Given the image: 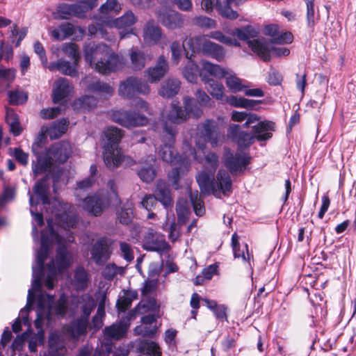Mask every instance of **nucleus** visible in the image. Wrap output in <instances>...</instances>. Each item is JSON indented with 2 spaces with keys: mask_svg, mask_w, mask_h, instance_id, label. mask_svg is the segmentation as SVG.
<instances>
[{
  "mask_svg": "<svg viewBox=\"0 0 356 356\" xmlns=\"http://www.w3.org/2000/svg\"><path fill=\"white\" fill-rule=\"evenodd\" d=\"M84 58L100 74H107L122 68V58L106 44L90 42L84 47Z\"/></svg>",
  "mask_w": 356,
  "mask_h": 356,
  "instance_id": "nucleus-1",
  "label": "nucleus"
},
{
  "mask_svg": "<svg viewBox=\"0 0 356 356\" xmlns=\"http://www.w3.org/2000/svg\"><path fill=\"white\" fill-rule=\"evenodd\" d=\"M187 118V111H185V108L183 109L182 107L179 105V102H172L171 109L167 116V120L164 122L163 126L167 123L168 126H172L176 129V126L171 124H170L169 122L172 124H179L186 121ZM175 131L177 132L176 130Z\"/></svg>",
  "mask_w": 356,
  "mask_h": 356,
  "instance_id": "nucleus-27",
  "label": "nucleus"
},
{
  "mask_svg": "<svg viewBox=\"0 0 356 356\" xmlns=\"http://www.w3.org/2000/svg\"><path fill=\"white\" fill-rule=\"evenodd\" d=\"M183 75L185 79L191 83H195L200 76L203 81V76H207L202 71H200L199 66L191 58L183 69Z\"/></svg>",
  "mask_w": 356,
  "mask_h": 356,
  "instance_id": "nucleus-32",
  "label": "nucleus"
},
{
  "mask_svg": "<svg viewBox=\"0 0 356 356\" xmlns=\"http://www.w3.org/2000/svg\"><path fill=\"white\" fill-rule=\"evenodd\" d=\"M88 319L80 317L73 321L68 327V332L73 339H79L86 334Z\"/></svg>",
  "mask_w": 356,
  "mask_h": 356,
  "instance_id": "nucleus-39",
  "label": "nucleus"
},
{
  "mask_svg": "<svg viewBox=\"0 0 356 356\" xmlns=\"http://www.w3.org/2000/svg\"><path fill=\"white\" fill-rule=\"evenodd\" d=\"M33 192L36 197V200H35L34 196L29 192V204L31 207L37 206L40 202H42L44 207L50 204V200L49 198V184L47 183V176H45L35 182Z\"/></svg>",
  "mask_w": 356,
  "mask_h": 356,
  "instance_id": "nucleus-15",
  "label": "nucleus"
},
{
  "mask_svg": "<svg viewBox=\"0 0 356 356\" xmlns=\"http://www.w3.org/2000/svg\"><path fill=\"white\" fill-rule=\"evenodd\" d=\"M176 212L178 223L181 225L184 224L187 220L189 214L187 206L184 203L178 202L176 205Z\"/></svg>",
  "mask_w": 356,
  "mask_h": 356,
  "instance_id": "nucleus-64",
  "label": "nucleus"
},
{
  "mask_svg": "<svg viewBox=\"0 0 356 356\" xmlns=\"http://www.w3.org/2000/svg\"><path fill=\"white\" fill-rule=\"evenodd\" d=\"M62 51L74 61V64H77L79 55L76 44L72 42L66 43L63 46Z\"/></svg>",
  "mask_w": 356,
  "mask_h": 356,
  "instance_id": "nucleus-63",
  "label": "nucleus"
},
{
  "mask_svg": "<svg viewBox=\"0 0 356 356\" xmlns=\"http://www.w3.org/2000/svg\"><path fill=\"white\" fill-rule=\"evenodd\" d=\"M111 241L106 237L96 241L90 250L91 259L97 266H103L111 257Z\"/></svg>",
  "mask_w": 356,
  "mask_h": 356,
  "instance_id": "nucleus-12",
  "label": "nucleus"
},
{
  "mask_svg": "<svg viewBox=\"0 0 356 356\" xmlns=\"http://www.w3.org/2000/svg\"><path fill=\"white\" fill-rule=\"evenodd\" d=\"M33 154L36 157V160L32 161V170L35 177L46 172L54 164L47 149L42 153Z\"/></svg>",
  "mask_w": 356,
  "mask_h": 356,
  "instance_id": "nucleus-25",
  "label": "nucleus"
},
{
  "mask_svg": "<svg viewBox=\"0 0 356 356\" xmlns=\"http://www.w3.org/2000/svg\"><path fill=\"white\" fill-rule=\"evenodd\" d=\"M87 90L106 99L112 96L113 88L108 83L96 79L88 83Z\"/></svg>",
  "mask_w": 356,
  "mask_h": 356,
  "instance_id": "nucleus-29",
  "label": "nucleus"
},
{
  "mask_svg": "<svg viewBox=\"0 0 356 356\" xmlns=\"http://www.w3.org/2000/svg\"><path fill=\"white\" fill-rule=\"evenodd\" d=\"M83 209L90 214L99 216L106 207L105 199L100 195L88 196L83 200Z\"/></svg>",
  "mask_w": 356,
  "mask_h": 356,
  "instance_id": "nucleus-24",
  "label": "nucleus"
},
{
  "mask_svg": "<svg viewBox=\"0 0 356 356\" xmlns=\"http://www.w3.org/2000/svg\"><path fill=\"white\" fill-rule=\"evenodd\" d=\"M47 151L54 163H64L71 154L72 147L68 141L61 140L53 144Z\"/></svg>",
  "mask_w": 356,
  "mask_h": 356,
  "instance_id": "nucleus-17",
  "label": "nucleus"
},
{
  "mask_svg": "<svg viewBox=\"0 0 356 356\" xmlns=\"http://www.w3.org/2000/svg\"><path fill=\"white\" fill-rule=\"evenodd\" d=\"M185 44L188 47L193 53L198 51L208 56H210L218 61H221L225 56L224 48L205 38V36L197 35L195 37L186 38Z\"/></svg>",
  "mask_w": 356,
  "mask_h": 356,
  "instance_id": "nucleus-5",
  "label": "nucleus"
},
{
  "mask_svg": "<svg viewBox=\"0 0 356 356\" xmlns=\"http://www.w3.org/2000/svg\"><path fill=\"white\" fill-rule=\"evenodd\" d=\"M127 327L120 321L107 326L104 330V334L106 338L118 339L122 337L127 331Z\"/></svg>",
  "mask_w": 356,
  "mask_h": 356,
  "instance_id": "nucleus-41",
  "label": "nucleus"
},
{
  "mask_svg": "<svg viewBox=\"0 0 356 356\" xmlns=\"http://www.w3.org/2000/svg\"><path fill=\"white\" fill-rule=\"evenodd\" d=\"M270 44L264 38L254 39L253 41L249 42V47L265 62L270 60L271 52L278 57L288 56L290 54L289 49L286 47H270Z\"/></svg>",
  "mask_w": 356,
  "mask_h": 356,
  "instance_id": "nucleus-9",
  "label": "nucleus"
},
{
  "mask_svg": "<svg viewBox=\"0 0 356 356\" xmlns=\"http://www.w3.org/2000/svg\"><path fill=\"white\" fill-rule=\"evenodd\" d=\"M275 124L270 120H264L252 126V134L258 141H266L270 139L275 131Z\"/></svg>",
  "mask_w": 356,
  "mask_h": 356,
  "instance_id": "nucleus-23",
  "label": "nucleus"
},
{
  "mask_svg": "<svg viewBox=\"0 0 356 356\" xmlns=\"http://www.w3.org/2000/svg\"><path fill=\"white\" fill-rule=\"evenodd\" d=\"M43 275V270H39L35 266H32L31 288L28 291L26 306L19 312V316L24 325L30 326L31 325V318H29L28 314L32 309V305L34 302V292L41 289V280Z\"/></svg>",
  "mask_w": 356,
  "mask_h": 356,
  "instance_id": "nucleus-8",
  "label": "nucleus"
},
{
  "mask_svg": "<svg viewBox=\"0 0 356 356\" xmlns=\"http://www.w3.org/2000/svg\"><path fill=\"white\" fill-rule=\"evenodd\" d=\"M51 307L47 305L41 296L38 299L36 307V318L34 321L35 327L38 330L36 334L33 332L29 337V350L31 353H36L38 346L43 344L44 340V332L42 329L44 320H51Z\"/></svg>",
  "mask_w": 356,
  "mask_h": 356,
  "instance_id": "nucleus-4",
  "label": "nucleus"
},
{
  "mask_svg": "<svg viewBox=\"0 0 356 356\" xmlns=\"http://www.w3.org/2000/svg\"><path fill=\"white\" fill-rule=\"evenodd\" d=\"M81 309L82 312L81 317L89 319L90 315L95 306L92 296L89 293L83 294L81 296Z\"/></svg>",
  "mask_w": 356,
  "mask_h": 356,
  "instance_id": "nucleus-49",
  "label": "nucleus"
},
{
  "mask_svg": "<svg viewBox=\"0 0 356 356\" xmlns=\"http://www.w3.org/2000/svg\"><path fill=\"white\" fill-rule=\"evenodd\" d=\"M217 192L229 196L232 192V181L229 173L225 170H219L216 179Z\"/></svg>",
  "mask_w": 356,
  "mask_h": 356,
  "instance_id": "nucleus-30",
  "label": "nucleus"
},
{
  "mask_svg": "<svg viewBox=\"0 0 356 356\" xmlns=\"http://www.w3.org/2000/svg\"><path fill=\"white\" fill-rule=\"evenodd\" d=\"M155 308L156 300L154 299L142 300L134 309L128 312L127 315L122 318L120 321L128 328L131 321L135 319L138 314H145L149 311H154Z\"/></svg>",
  "mask_w": 356,
  "mask_h": 356,
  "instance_id": "nucleus-21",
  "label": "nucleus"
},
{
  "mask_svg": "<svg viewBox=\"0 0 356 356\" xmlns=\"http://www.w3.org/2000/svg\"><path fill=\"white\" fill-rule=\"evenodd\" d=\"M112 120L127 129L146 125L148 122L147 118L131 110H118L113 111L111 114Z\"/></svg>",
  "mask_w": 356,
  "mask_h": 356,
  "instance_id": "nucleus-7",
  "label": "nucleus"
},
{
  "mask_svg": "<svg viewBox=\"0 0 356 356\" xmlns=\"http://www.w3.org/2000/svg\"><path fill=\"white\" fill-rule=\"evenodd\" d=\"M149 90L147 83L141 79L134 76L127 78L126 81L121 83L119 87L120 95L129 99H131L138 94L147 95Z\"/></svg>",
  "mask_w": 356,
  "mask_h": 356,
  "instance_id": "nucleus-10",
  "label": "nucleus"
},
{
  "mask_svg": "<svg viewBox=\"0 0 356 356\" xmlns=\"http://www.w3.org/2000/svg\"><path fill=\"white\" fill-rule=\"evenodd\" d=\"M163 37L162 30L156 23L148 21L143 28V39L149 44H156Z\"/></svg>",
  "mask_w": 356,
  "mask_h": 356,
  "instance_id": "nucleus-26",
  "label": "nucleus"
},
{
  "mask_svg": "<svg viewBox=\"0 0 356 356\" xmlns=\"http://www.w3.org/2000/svg\"><path fill=\"white\" fill-rule=\"evenodd\" d=\"M307 6V24L310 29H313L316 24V17L314 10L315 0H303Z\"/></svg>",
  "mask_w": 356,
  "mask_h": 356,
  "instance_id": "nucleus-61",
  "label": "nucleus"
},
{
  "mask_svg": "<svg viewBox=\"0 0 356 356\" xmlns=\"http://www.w3.org/2000/svg\"><path fill=\"white\" fill-rule=\"evenodd\" d=\"M190 200L195 214L198 216H202L205 213V209L204 207V202L199 197V194L197 191L195 193L192 192L191 193Z\"/></svg>",
  "mask_w": 356,
  "mask_h": 356,
  "instance_id": "nucleus-56",
  "label": "nucleus"
},
{
  "mask_svg": "<svg viewBox=\"0 0 356 356\" xmlns=\"http://www.w3.org/2000/svg\"><path fill=\"white\" fill-rule=\"evenodd\" d=\"M175 129L172 126L165 124L162 134L161 141L163 144L159 150V156L161 159L171 165H186L191 160H196V151L195 148H190V155L185 154L184 156L179 155L175 149Z\"/></svg>",
  "mask_w": 356,
  "mask_h": 356,
  "instance_id": "nucleus-2",
  "label": "nucleus"
},
{
  "mask_svg": "<svg viewBox=\"0 0 356 356\" xmlns=\"http://www.w3.org/2000/svg\"><path fill=\"white\" fill-rule=\"evenodd\" d=\"M17 195V188L14 185L5 184L0 195V209L15 200Z\"/></svg>",
  "mask_w": 356,
  "mask_h": 356,
  "instance_id": "nucleus-45",
  "label": "nucleus"
},
{
  "mask_svg": "<svg viewBox=\"0 0 356 356\" xmlns=\"http://www.w3.org/2000/svg\"><path fill=\"white\" fill-rule=\"evenodd\" d=\"M70 266V259L67 248L64 245H60L56 250V270L57 271H61L67 268Z\"/></svg>",
  "mask_w": 356,
  "mask_h": 356,
  "instance_id": "nucleus-42",
  "label": "nucleus"
},
{
  "mask_svg": "<svg viewBox=\"0 0 356 356\" xmlns=\"http://www.w3.org/2000/svg\"><path fill=\"white\" fill-rule=\"evenodd\" d=\"M47 267L48 273L44 281V285L49 290H51L54 287V279L57 275L55 261L54 260L50 261Z\"/></svg>",
  "mask_w": 356,
  "mask_h": 356,
  "instance_id": "nucleus-58",
  "label": "nucleus"
},
{
  "mask_svg": "<svg viewBox=\"0 0 356 356\" xmlns=\"http://www.w3.org/2000/svg\"><path fill=\"white\" fill-rule=\"evenodd\" d=\"M258 32L251 25H248L241 28H236L232 31V35L236 36L241 40H247L249 44L251 40L250 38H254L257 36Z\"/></svg>",
  "mask_w": 356,
  "mask_h": 356,
  "instance_id": "nucleus-43",
  "label": "nucleus"
},
{
  "mask_svg": "<svg viewBox=\"0 0 356 356\" xmlns=\"http://www.w3.org/2000/svg\"><path fill=\"white\" fill-rule=\"evenodd\" d=\"M232 3H228L225 0L223 4L220 3L218 6V13L224 18L234 19L238 17L236 11L234 10L231 6Z\"/></svg>",
  "mask_w": 356,
  "mask_h": 356,
  "instance_id": "nucleus-57",
  "label": "nucleus"
},
{
  "mask_svg": "<svg viewBox=\"0 0 356 356\" xmlns=\"http://www.w3.org/2000/svg\"><path fill=\"white\" fill-rule=\"evenodd\" d=\"M131 68L134 71L141 70L145 66V54L138 49H132L130 53Z\"/></svg>",
  "mask_w": 356,
  "mask_h": 356,
  "instance_id": "nucleus-46",
  "label": "nucleus"
},
{
  "mask_svg": "<svg viewBox=\"0 0 356 356\" xmlns=\"http://www.w3.org/2000/svg\"><path fill=\"white\" fill-rule=\"evenodd\" d=\"M214 173L202 170L196 176V180L202 195L206 196L210 194L216 195L217 193Z\"/></svg>",
  "mask_w": 356,
  "mask_h": 356,
  "instance_id": "nucleus-20",
  "label": "nucleus"
},
{
  "mask_svg": "<svg viewBox=\"0 0 356 356\" xmlns=\"http://www.w3.org/2000/svg\"><path fill=\"white\" fill-rule=\"evenodd\" d=\"M68 120L65 118H61L55 121L50 127L49 134L51 138L57 139L62 136L67 129Z\"/></svg>",
  "mask_w": 356,
  "mask_h": 356,
  "instance_id": "nucleus-44",
  "label": "nucleus"
},
{
  "mask_svg": "<svg viewBox=\"0 0 356 356\" xmlns=\"http://www.w3.org/2000/svg\"><path fill=\"white\" fill-rule=\"evenodd\" d=\"M223 157L225 167L233 175L243 172L250 160L248 154L243 152L234 154L229 149H225Z\"/></svg>",
  "mask_w": 356,
  "mask_h": 356,
  "instance_id": "nucleus-11",
  "label": "nucleus"
},
{
  "mask_svg": "<svg viewBox=\"0 0 356 356\" xmlns=\"http://www.w3.org/2000/svg\"><path fill=\"white\" fill-rule=\"evenodd\" d=\"M143 243V249L147 251L156 252L161 256L167 254L170 249V245L165 240L159 237L152 229H149L145 233Z\"/></svg>",
  "mask_w": 356,
  "mask_h": 356,
  "instance_id": "nucleus-14",
  "label": "nucleus"
},
{
  "mask_svg": "<svg viewBox=\"0 0 356 356\" xmlns=\"http://www.w3.org/2000/svg\"><path fill=\"white\" fill-rule=\"evenodd\" d=\"M104 22L107 26L121 30L119 33L120 38H126L133 34V29L130 27L136 22V17L131 11L129 10L120 17L115 19L107 17Z\"/></svg>",
  "mask_w": 356,
  "mask_h": 356,
  "instance_id": "nucleus-13",
  "label": "nucleus"
},
{
  "mask_svg": "<svg viewBox=\"0 0 356 356\" xmlns=\"http://www.w3.org/2000/svg\"><path fill=\"white\" fill-rule=\"evenodd\" d=\"M227 136L238 145L239 149L249 147L254 141V137L252 133L241 131L239 125L236 124L229 126Z\"/></svg>",
  "mask_w": 356,
  "mask_h": 356,
  "instance_id": "nucleus-16",
  "label": "nucleus"
},
{
  "mask_svg": "<svg viewBox=\"0 0 356 356\" xmlns=\"http://www.w3.org/2000/svg\"><path fill=\"white\" fill-rule=\"evenodd\" d=\"M138 175L143 181L149 183L154 179L156 170L152 165L142 167L138 171Z\"/></svg>",
  "mask_w": 356,
  "mask_h": 356,
  "instance_id": "nucleus-62",
  "label": "nucleus"
},
{
  "mask_svg": "<svg viewBox=\"0 0 356 356\" xmlns=\"http://www.w3.org/2000/svg\"><path fill=\"white\" fill-rule=\"evenodd\" d=\"M139 349L145 356H161V351L159 345L152 341H141Z\"/></svg>",
  "mask_w": 356,
  "mask_h": 356,
  "instance_id": "nucleus-50",
  "label": "nucleus"
},
{
  "mask_svg": "<svg viewBox=\"0 0 356 356\" xmlns=\"http://www.w3.org/2000/svg\"><path fill=\"white\" fill-rule=\"evenodd\" d=\"M66 341L64 336L58 331L51 332L49 335L48 353L49 356H64L67 353Z\"/></svg>",
  "mask_w": 356,
  "mask_h": 356,
  "instance_id": "nucleus-19",
  "label": "nucleus"
},
{
  "mask_svg": "<svg viewBox=\"0 0 356 356\" xmlns=\"http://www.w3.org/2000/svg\"><path fill=\"white\" fill-rule=\"evenodd\" d=\"M118 221L122 225H129L134 218L133 205L131 202L127 201L116 210Z\"/></svg>",
  "mask_w": 356,
  "mask_h": 356,
  "instance_id": "nucleus-36",
  "label": "nucleus"
},
{
  "mask_svg": "<svg viewBox=\"0 0 356 356\" xmlns=\"http://www.w3.org/2000/svg\"><path fill=\"white\" fill-rule=\"evenodd\" d=\"M74 26L69 22L63 23L49 31L51 36L56 40H63L74 33Z\"/></svg>",
  "mask_w": 356,
  "mask_h": 356,
  "instance_id": "nucleus-35",
  "label": "nucleus"
},
{
  "mask_svg": "<svg viewBox=\"0 0 356 356\" xmlns=\"http://www.w3.org/2000/svg\"><path fill=\"white\" fill-rule=\"evenodd\" d=\"M74 284L77 289H85L89 281L88 272L82 266H78L74 270Z\"/></svg>",
  "mask_w": 356,
  "mask_h": 356,
  "instance_id": "nucleus-47",
  "label": "nucleus"
},
{
  "mask_svg": "<svg viewBox=\"0 0 356 356\" xmlns=\"http://www.w3.org/2000/svg\"><path fill=\"white\" fill-rule=\"evenodd\" d=\"M181 83L178 79H169L161 86L159 95L165 98H170L177 95L180 89Z\"/></svg>",
  "mask_w": 356,
  "mask_h": 356,
  "instance_id": "nucleus-38",
  "label": "nucleus"
},
{
  "mask_svg": "<svg viewBox=\"0 0 356 356\" xmlns=\"http://www.w3.org/2000/svg\"><path fill=\"white\" fill-rule=\"evenodd\" d=\"M197 134L203 139L204 143H197L200 149H203L204 143L209 142L214 147L217 146L224 136V131L221 129L219 122L213 119H207L197 127Z\"/></svg>",
  "mask_w": 356,
  "mask_h": 356,
  "instance_id": "nucleus-6",
  "label": "nucleus"
},
{
  "mask_svg": "<svg viewBox=\"0 0 356 356\" xmlns=\"http://www.w3.org/2000/svg\"><path fill=\"white\" fill-rule=\"evenodd\" d=\"M153 195L167 210L172 207L173 200L171 191L166 181L162 179L158 180Z\"/></svg>",
  "mask_w": 356,
  "mask_h": 356,
  "instance_id": "nucleus-22",
  "label": "nucleus"
},
{
  "mask_svg": "<svg viewBox=\"0 0 356 356\" xmlns=\"http://www.w3.org/2000/svg\"><path fill=\"white\" fill-rule=\"evenodd\" d=\"M203 70L208 72L209 75L218 79L224 78L227 74H228L225 69L222 68L218 65H215L211 63H205L204 64Z\"/></svg>",
  "mask_w": 356,
  "mask_h": 356,
  "instance_id": "nucleus-53",
  "label": "nucleus"
},
{
  "mask_svg": "<svg viewBox=\"0 0 356 356\" xmlns=\"http://www.w3.org/2000/svg\"><path fill=\"white\" fill-rule=\"evenodd\" d=\"M226 85L233 92H241L246 88V86L242 83L241 79L232 74L226 76Z\"/></svg>",
  "mask_w": 356,
  "mask_h": 356,
  "instance_id": "nucleus-54",
  "label": "nucleus"
},
{
  "mask_svg": "<svg viewBox=\"0 0 356 356\" xmlns=\"http://www.w3.org/2000/svg\"><path fill=\"white\" fill-rule=\"evenodd\" d=\"M120 254L128 263L131 262L134 259V250L131 245L124 241L119 243Z\"/></svg>",
  "mask_w": 356,
  "mask_h": 356,
  "instance_id": "nucleus-60",
  "label": "nucleus"
},
{
  "mask_svg": "<svg viewBox=\"0 0 356 356\" xmlns=\"http://www.w3.org/2000/svg\"><path fill=\"white\" fill-rule=\"evenodd\" d=\"M76 65L77 64H74V61H73V63H71L69 61L60 59L56 63H51L49 66V69L51 71L56 69L65 75L74 77L77 75Z\"/></svg>",
  "mask_w": 356,
  "mask_h": 356,
  "instance_id": "nucleus-33",
  "label": "nucleus"
},
{
  "mask_svg": "<svg viewBox=\"0 0 356 356\" xmlns=\"http://www.w3.org/2000/svg\"><path fill=\"white\" fill-rule=\"evenodd\" d=\"M186 47L188 48V47L185 44V40L183 42L182 45H181L178 41H174L172 42L170 45V50L172 53L171 59L174 64L177 65L180 62L183 49H185Z\"/></svg>",
  "mask_w": 356,
  "mask_h": 356,
  "instance_id": "nucleus-55",
  "label": "nucleus"
},
{
  "mask_svg": "<svg viewBox=\"0 0 356 356\" xmlns=\"http://www.w3.org/2000/svg\"><path fill=\"white\" fill-rule=\"evenodd\" d=\"M232 250L234 257L241 258L243 261H248L250 268L252 270L250 260L251 259H253V255L249 253L248 245L246 243H243L238 245Z\"/></svg>",
  "mask_w": 356,
  "mask_h": 356,
  "instance_id": "nucleus-52",
  "label": "nucleus"
},
{
  "mask_svg": "<svg viewBox=\"0 0 356 356\" xmlns=\"http://www.w3.org/2000/svg\"><path fill=\"white\" fill-rule=\"evenodd\" d=\"M50 246L51 241L49 238L42 233L40 248L37 252L36 259L32 266H35L37 269L44 270V264L48 257Z\"/></svg>",
  "mask_w": 356,
  "mask_h": 356,
  "instance_id": "nucleus-28",
  "label": "nucleus"
},
{
  "mask_svg": "<svg viewBox=\"0 0 356 356\" xmlns=\"http://www.w3.org/2000/svg\"><path fill=\"white\" fill-rule=\"evenodd\" d=\"M6 122L10 127V131L15 136L22 133V128L17 114L13 111H8L6 116Z\"/></svg>",
  "mask_w": 356,
  "mask_h": 356,
  "instance_id": "nucleus-51",
  "label": "nucleus"
},
{
  "mask_svg": "<svg viewBox=\"0 0 356 356\" xmlns=\"http://www.w3.org/2000/svg\"><path fill=\"white\" fill-rule=\"evenodd\" d=\"M70 92L69 81L65 78H60L55 82L53 90V101L58 103L66 98Z\"/></svg>",
  "mask_w": 356,
  "mask_h": 356,
  "instance_id": "nucleus-31",
  "label": "nucleus"
},
{
  "mask_svg": "<svg viewBox=\"0 0 356 356\" xmlns=\"http://www.w3.org/2000/svg\"><path fill=\"white\" fill-rule=\"evenodd\" d=\"M106 141L103 146V159L109 169L118 168L122 161L129 159L122 155L119 144L124 136V131L116 127H108L104 131Z\"/></svg>",
  "mask_w": 356,
  "mask_h": 356,
  "instance_id": "nucleus-3",
  "label": "nucleus"
},
{
  "mask_svg": "<svg viewBox=\"0 0 356 356\" xmlns=\"http://www.w3.org/2000/svg\"><path fill=\"white\" fill-rule=\"evenodd\" d=\"M203 81L206 85L207 91L211 96L218 100L223 99L225 88L221 83L209 76H203Z\"/></svg>",
  "mask_w": 356,
  "mask_h": 356,
  "instance_id": "nucleus-34",
  "label": "nucleus"
},
{
  "mask_svg": "<svg viewBox=\"0 0 356 356\" xmlns=\"http://www.w3.org/2000/svg\"><path fill=\"white\" fill-rule=\"evenodd\" d=\"M161 21L164 26L170 29L181 28L184 24L181 14L177 12H171L163 15Z\"/></svg>",
  "mask_w": 356,
  "mask_h": 356,
  "instance_id": "nucleus-40",
  "label": "nucleus"
},
{
  "mask_svg": "<svg viewBox=\"0 0 356 356\" xmlns=\"http://www.w3.org/2000/svg\"><path fill=\"white\" fill-rule=\"evenodd\" d=\"M169 70L168 62L164 56H160L154 67L145 71V76L151 83L160 81Z\"/></svg>",
  "mask_w": 356,
  "mask_h": 356,
  "instance_id": "nucleus-18",
  "label": "nucleus"
},
{
  "mask_svg": "<svg viewBox=\"0 0 356 356\" xmlns=\"http://www.w3.org/2000/svg\"><path fill=\"white\" fill-rule=\"evenodd\" d=\"M97 102L98 101L95 97L92 95H85L74 100L72 106L74 111H85L96 107Z\"/></svg>",
  "mask_w": 356,
  "mask_h": 356,
  "instance_id": "nucleus-37",
  "label": "nucleus"
},
{
  "mask_svg": "<svg viewBox=\"0 0 356 356\" xmlns=\"http://www.w3.org/2000/svg\"><path fill=\"white\" fill-rule=\"evenodd\" d=\"M8 102L12 105L24 104L27 100V95L22 91L18 90H10L8 92Z\"/></svg>",
  "mask_w": 356,
  "mask_h": 356,
  "instance_id": "nucleus-59",
  "label": "nucleus"
},
{
  "mask_svg": "<svg viewBox=\"0 0 356 356\" xmlns=\"http://www.w3.org/2000/svg\"><path fill=\"white\" fill-rule=\"evenodd\" d=\"M185 111L188 112V117L192 115L194 118H200L203 114V110L195 99L190 97H185L183 100Z\"/></svg>",
  "mask_w": 356,
  "mask_h": 356,
  "instance_id": "nucleus-48",
  "label": "nucleus"
}]
</instances>
